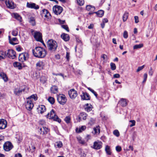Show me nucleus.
Returning a JSON list of instances; mask_svg holds the SVG:
<instances>
[{
	"instance_id": "11",
	"label": "nucleus",
	"mask_w": 157,
	"mask_h": 157,
	"mask_svg": "<svg viewBox=\"0 0 157 157\" xmlns=\"http://www.w3.org/2000/svg\"><path fill=\"white\" fill-rule=\"evenodd\" d=\"M26 6L27 8L34 9L35 10H38L39 8V6L35 3H34L31 2H27L26 4Z\"/></svg>"
},
{
	"instance_id": "56",
	"label": "nucleus",
	"mask_w": 157,
	"mask_h": 157,
	"mask_svg": "<svg viewBox=\"0 0 157 157\" xmlns=\"http://www.w3.org/2000/svg\"><path fill=\"white\" fill-rule=\"evenodd\" d=\"M130 122L132 123V124L130 125V127H132L135 125L136 122L135 120H130Z\"/></svg>"
},
{
	"instance_id": "18",
	"label": "nucleus",
	"mask_w": 157,
	"mask_h": 157,
	"mask_svg": "<svg viewBox=\"0 0 157 157\" xmlns=\"http://www.w3.org/2000/svg\"><path fill=\"white\" fill-rule=\"evenodd\" d=\"M81 97L83 100H90V95L86 92H83Z\"/></svg>"
},
{
	"instance_id": "63",
	"label": "nucleus",
	"mask_w": 157,
	"mask_h": 157,
	"mask_svg": "<svg viewBox=\"0 0 157 157\" xmlns=\"http://www.w3.org/2000/svg\"><path fill=\"white\" fill-rule=\"evenodd\" d=\"M16 50L18 52L21 51V48L20 46H17L16 47Z\"/></svg>"
},
{
	"instance_id": "28",
	"label": "nucleus",
	"mask_w": 157,
	"mask_h": 157,
	"mask_svg": "<svg viewBox=\"0 0 157 157\" xmlns=\"http://www.w3.org/2000/svg\"><path fill=\"white\" fill-rule=\"evenodd\" d=\"M13 65L14 67L17 68L19 70L22 68L21 64L19 62H15L13 63Z\"/></svg>"
},
{
	"instance_id": "6",
	"label": "nucleus",
	"mask_w": 157,
	"mask_h": 157,
	"mask_svg": "<svg viewBox=\"0 0 157 157\" xmlns=\"http://www.w3.org/2000/svg\"><path fill=\"white\" fill-rule=\"evenodd\" d=\"M57 100L59 103L62 105H64L66 103L67 99L64 95L60 94L57 97Z\"/></svg>"
},
{
	"instance_id": "37",
	"label": "nucleus",
	"mask_w": 157,
	"mask_h": 157,
	"mask_svg": "<svg viewBox=\"0 0 157 157\" xmlns=\"http://www.w3.org/2000/svg\"><path fill=\"white\" fill-rule=\"evenodd\" d=\"M94 130L95 134H99L100 132V127L99 126L94 128Z\"/></svg>"
},
{
	"instance_id": "53",
	"label": "nucleus",
	"mask_w": 157,
	"mask_h": 157,
	"mask_svg": "<svg viewBox=\"0 0 157 157\" xmlns=\"http://www.w3.org/2000/svg\"><path fill=\"white\" fill-rule=\"evenodd\" d=\"M145 65H143L139 67L137 70L136 72H138L142 70L144 67Z\"/></svg>"
},
{
	"instance_id": "60",
	"label": "nucleus",
	"mask_w": 157,
	"mask_h": 157,
	"mask_svg": "<svg viewBox=\"0 0 157 157\" xmlns=\"http://www.w3.org/2000/svg\"><path fill=\"white\" fill-rule=\"evenodd\" d=\"M70 53L69 52H67L66 55V58L68 61H69V57H70Z\"/></svg>"
},
{
	"instance_id": "14",
	"label": "nucleus",
	"mask_w": 157,
	"mask_h": 157,
	"mask_svg": "<svg viewBox=\"0 0 157 157\" xmlns=\"http://www.w3.org/2000/svg\"><path fill=\"white\" fill-rule=\"evenodd\" d=\"M5 3L7 6L10 9H13L16 7L14 2L11 0H6Z\"/></svg>"
},
{
	"instance_id": "51",
	"label": "nucleus",
	"mask_w": 157,
	"mask_h": 157,
	"mask_svg": "<svg viewBox=\"0 0 157 157\" xmlns=\"http://www.w3.org/2000/svg\"><path fill=\"white\" fill-rule=\"evenodd\" d=\"M56 146L59 148L63 146V144L61 141H59L56 143Z\"/></svg>"
},
{
	"instance_id": "15",
	"label": "nucleus",
	"mask_w": 157,
	"mask_h": 157,
	"mask_svg": "<svg viewBox=\"0 0 157 157\" xmlns=\"http://www.w3.org/2000/svg\"><path fill=\"white\" fill-rule=\"evenodd\" d=\"M34 105L31 100H27L25 104V107L28 110H31L33 107Z\"/></svg>"
},
{
	"instance_id": "57",
	"label": "nucleus",
	"mask_w": 157,
	"mask_h": 157,
	"mask_svg": "<svg viewBox=\"0 0 157 157\" xmlns=\"http://www.w3.org/2000/svg\"><path fill=\"white\" fill-rule=\"evenodd\" d=\"M134 18L135 20V22L137 23L139 22L138 17L137 16H134Z\"/></svg>"
},
{
	"instance_id": "55",
	"label": "nucleus",
	"mask_w": 157,
	"mask_h": 157,
	"mask_svg": "<svg viewBox=\"0 0 157 157\" xmlns=\"http://www.w3.org/2000/svg\"><path fill=\"white\" fill-rule=\"evenodd\" d=\"M116 150L117 152H119L121 150V148L120 146H117L116 147Z\"/></svg>"
},
{
	"instance_id": "1",
	"label": "nucleus",
	"mask_w": 157,
	"mask_h": 157,
	"mask_svg": "<svg viewBox=\"0 0 157 157\" xmlns=\"http://www.w3.org/2000/svg\"><path fill=\"white\" fill-rule=\"evenodd\" d=\"M32 51L34 56L38 58H44L45 57L47 54L46 51L43 48L40 47H36Z\"/></svg>"
},
{
	"instance_id": "54",
	"label": "nucleus",
	"mask_w": 157,
	"mask_h": 157,
	"mask_svg": "<svg viewBox=\"0 0 157 157\" xmlns=\"http://www.w3.org/2000/svg\"><path fill=\"white\" fill-rule=\"evenodd\" d=\"M45 122L43 120H40L39 121V124L43 126H45Z\"/></svg>"
},
{
	"instance_id": "34",
	"label": "nucleus",
	"mask_w": 157,
	"mask_h": 157,
	"mask_svg": "<svg viewBox=\"0 0 157 157\" xmlns=\"http://www.w3.org/2000/svg\"><path fill=\"white\" fill-rule=\"evenodd\" d=\"M86 127L84 126H82L79 129L76 128V132L77 133H80L82 131H84Z\"/></svg>"
},
{
	"instance_id": "5",
	"label": "nucleus",
	"mask_w": 157,
	"mask_h": 157,
	"mask_svg": "<svg viewBox=\"0 0 157 157\" xmlns=\"http://www.w3.org/2000/svg\"><path fill=\"white\" fill-rule=\"evenodd\" d=\"M29 57V54L27 52H24L19 54L18 59L21 62H24L27 60Z\"/></svg>"
},
{
	"instance_id": "24",
	"label": "nucleus",
	"mask_w": 157,
	"mask_h": 157,
	"mask_svg": "<svg viewBox=\"0 0 157 157\" xmlns=\"http://www.w3.org/2000/svg\"><path fill=\"white\" fill-rule=\"evenodd\" d=\"M6 56V52L2 50L0 51V59H4Z\"/></svg>"
},
{
	"instance_id": "9",
	"label": "nucleus",
	"mask_w": 157,
	"mask_h": 157,
	"mask_svg": "<svg viewBox=\"0 0 157 157\" xmlns=\"http://www.w3.org/2000/svg\"><path fill=\"white\" fill-rule=\"evenodd\" d=\"M33 36L36 41L42 43H43L42 39V35L40 32L37 31L35 32Z\"/></svg>"
},
{
	"instance_id": "13",
	"label": "nucleus",
	"mask_w": 157,
	"mask_h": 157,
	"mask_svg": "<svg viewBox=\"0 0 157 157\" xmlns=\"http://www.w3.org/2000/svg\"><path fill=\"white\" fill-rule=\"evenodd\" d=\"M68 94L71 99H75L77 96V91L74 89H71L68 91Z\"/></svg>"
},
{
	"instance_id": "31",
	"label": "nucleus",
	"mask_w": 157,
	"mask_h": 157,
	"mask_svg": "<svg viewBox=\"0 0 157 157\" xmlns=\"http://www.w3.org/2000/svg\"><path fill=\"white\" fill-rule=\"evenodd\" d=\"M105 150L107 155H111L112 152L109 146L108 145H106L105 147Z\"/></svg>"
},
{
	"instance_id": "64",
	"label": "nucleus",
	"mask_w": 157,
	"mask_h": 157,
	"mask_svg": "<svg viewBox=\"0 0 157 157\" xmlns=\"http://www.w3.org/2000/svg\"><path fill=\"white\" fill-rule=\"evenodd\" d=\"M39 132H40V134H43V128H40V130L39 131Z\"/></svg>"
},
{
	"instance_id": "21",
	"label": "nucleus",
	"mask_w": 157,
	"mask_h": 157,
	"mask_svg": "<svg viewBox=\"0 0 157 157\" xmlns=\"http://www.w3.org/2000/svg\"><path fill=\"white\" fill-rule=\"evenodd\" d=\"M38 111L39 113L42 114L46 110L45 106L44 105H39L37 108Z\"/></svg>"
},
{
	"instance_id": "44",
	"label": "nucleus",
	"mask_w": 157,
	"mask_h": 157,
	"mask_svg": "<svg viewBox=\"0 0 157 157\" xmlns=\"http://www.w3.org/2000/svg\"><path fill=\"white\" fill-rule=\"evenodd\" d=\"M64 120L68 124L70 122L71 120V117L69 116H66L65 117Z\"/></svg>"
},
{
	"instance_id": "33",
	"label": "nucleus",
	"mask_w": 157,
	"mask_h": 157,
	"mask_svg": "<svg viewBox=\"0 0 157 157\" xmlns=\"http://www.w3.org/2000/svg\"><path fill=\"white\" fill-rule=\"evenodd\" d=\"M86 107L85 108V111L88 112L92 110L91 105L90 104H86Z\"/></svg>"
},
{
	"instance_id": "62",
	"label": "nucleus",
	"mask_w": 157,
	"mask_h": 157,
	"mask_svg": "<svg viewBox=\"0 0 157 157\" xmlns=\"http://www.w3.org/2000/svg\"><path fill=\"white\" fill-rule=\"evenodd\" d=\"M91 92H92L94 94V95L97 98H98V97H97L98 94L94 90H92V91H91Z\"/></svg>"
},
{
	"instance_id": "4",
	"label": "nucleus",
	"mask_w": 157,
	"mask_h": 157,
	"mask_svg": "<svg viewBox=\"0 0 157 157\" xmlns=\"http://www.w3.org/2000/svg\"><path fill=\"white\" fill-rule=\"evenodd\" d=\"M3 147L4 150L5 151H9L13 147V146L10 142L8 141L4 143L3 145Z\"/></svg>"
},
{
	"instance_id": "59",
	"label": "nucleus",
	"mask_w": 157,
	"mask_h": 157,
	"mask_svg": "<svg viewBox=\"0 0 157 157\" xmlns=\"http://www.w3.org/2000/svg\"><path fill=\"white\" fill-rule=\"evenodd\" d=\"M113 77L114 78H119L120 77V75L118 74H116L114 75Z\"/></svg>"
},
{
	"instance_id": "12",
	"label": "nucleus",
	"mask_w": 157,
	"mask_h": 157,
	"mask_svg": "<svg viewBox=\"0 0 157 157\" xmlns=\"http://www.w3.org/2000/svg\"><path fill=\"white\" fill-rule=\"evenodd\" d=\"M102 142L100 141H95L92 147L95 149L98 150L102 147Z\"/></svg>"
},
{
	"instance_id": "16",
	"label": "nucleus",
	"mask_w": 157,
	"mask_h": 157,
	"mask_svg": "<svg viewBox=\"0 0 157 157\" xmlns=\"http://www.w3.org/2000/svg\"><path fill=\"white\" fill-rule=\"evenodd\" d=\"M7 122L6 120L4 119H0V129H5L7 127Z\"/></svg>"
},
{
	"instance_id": "17",
	"label": "nucleus",
	"mask_w": 157,
	"mask_h": 157,
	"mask_svg": "<svg viewBox=\"0 0 157 157\" xmlns=\"http://www.w3.org/2000/svg\"><path fill=\"white\" fill-rule=\"evenodd\" d=\"M44 65V62L42 61H39L36 64V66L37 69L40 70L43 69Z\"/></svg>"
},
{
	"instance_id": "45",
	"label": "nucleus",
	"mask_w": 157,
	"mask_h": 157,
	"mask_svg": "<svg viewBox=\"0 0 157 157\" xmlns=\"http://www.w3.org/2000/svg\"><path fill=\"white\" fill-rule=\"evenodd\" d=\"M12 34L14 36H16L18 35V30L16 29L13 30L12 32Z\"/></svg>"
},
{
	"instance_id": "2",
	"label": "nucleus",
	"mask_w": 157,
	"mask_h": 157,
	"mask_svg": "<svg viewBox=\"0 0 157 157\" xmlns=\"http://www.w3.org/2000/svg\"><path fill=\"white\" fill-rule=\"evenodd\" d=\"M47 44L49 50L53 51H56L58 47L57 42L52 39L48 40L47 41Z\"/></svg>"
},
{
	"instance_id": "38",
	"label": "nucleus",
	"mask_w": 157,
	"mask_h": 157,
	"mask_svg": "<svg viewBox=\"0 0 157 157\" xmlns=\"http://www.w3.org/2000/svg\"><path fill=\"white\" fill-rule=\"evenodd\" d=\"M128 13L125 12H124L123 17V20L124 22H125L127 20L128 17Z\"/></svg>"
},
{
	"instance_id": "43",
	"label": "nucleus",
	"mask_w": 157,
	"mask_h": 157,
	"mask_svg": "<svg viewBox=\"0 0 157 157\" xmlns=\"http://www.w3.org/2000/svg\"><path fill=\"white\" fill-rule=\"evenodd\" d=\"M29 23L33 26L35 25V20L33 17H31L30 18Z\"/></svg>"
},
{
	"instance_id": "29",
	"label": "nucleus",
	"mask_w": 157,
	"mask_h": 157,
	"mask_svg": "<svg viewBox=\"0 0 157 157\" xmlns=\"http://www.w3.org/2000/svg\"><path fill=\"white\" fill-rule=\"evenodd\" d=\"M96 14L97 16L99 17H101L103 16L104 14V11L102 10H100L97 12H94Z\"/></svg>"
},
{
	"instance_id": "46",
	"label": "nucleus",
	"mask_w": 157,
	"mask_h": 157,
	"mask_svg": "<svg viewBox=\"0 0 157 157\" xmlns=\"http://www.w3.org/2000/svg\"><path fill=\"white\" fill-rule=\"evenodd\" d=\"M113 134L117 137H119L120 136V133L117 130H115L113 132Z\"/></svg>"
},
{
	"instance_id": "32",
	"label": "nucleus",
	"mask_w": 157,
	"mask_h": 157,
	"mask_svg": "<svg viewBox=\"0 0 157 157\" xmlns=\"http://www.w3.org/2000/svg\"><path fill=\"white\" fill-rule=\"evenodd\" d=\"M13 16L14 18L19 21H21L22 18L21 16L17 13H14L13 14Z\"/></svg>"
},
{
	"instance_id": "22",
	"label": "nucleus",
	"mask_w": 157,
	"mask_h": 157,
	"mask_svg": "<svg viewBox=\"0 0 157 157\" xmlns=\"http://www.w3.org/2000/svg\"><path fill=\"white\" fill-rule=\"evenodd\" d=\"M61 37L66 41H68L70 39V37L67 34L63 33L61 36Z\"/></svg>"
},
{
	"instance_id": "7",
	"label": "nucleus",
	"mask_w": 157,
	"mask_h": 157,
	"mask_svg": "<svg viewBox=\"0 0 157 157\" xmlns=\"http://www.w3.org/2000/svg\"><path fill=\"white\" fill-rule=\"evenodd\" d=\"M40 15L42 17L44 18L45 19H49L51 17L50 13L48 10L45 9H43L42 10Z\"/></svg>"
},
{
	"instance_id": "26",
	"label": "nucleus",
	"mask_w": 157,
	"mask_h": 157,
	"mask_svg": "<svg viewBox=\"0 0 157 157\" xmlns=\"http://www.w3.org/2000/svg\"><path fill=\"white\" fill-rule=\"evenodd\" d=\"M119 103H120L121 106L122 107H125L127 105L126 100L123 98L121 99L120 101H119Z\"/></svg>"
},
{
	"instance_id": "20",
	"label": "nucleus",
	"mask_w": 157,
	"mask_h": 157,
	"mask_svg": "<svg viewBox=\"0 0 157 157\" xmlns=\"http://www.w3.org/2000/svg\"><path fill=\"white\" fill-rule=\"evenodd\" d=\"M87 116V115L84 112H82L80 113L78 116V120L79 121L82 119L83 120H86Z\"/></svg>"
},
{
	"instance_id": "49",
	"label": "nucleus",
	"mask_w": 157,
	"mask_h": 157,
	"mask_svg": "<svg viewBox=\"0 0 157 157\" xmlns=\"http://www.w3.org/2000/svg\"><path fill=\"white\" fill-rule=\"evenodd\" d=\"M62 27L65 29L68 32H69V28L67 25H62Z\"/></svg>"
},
{
	"instance_id": "42",
	"label": "nucleus",
	"mask_w": 157,
	"mask_h": 157,
	"mask_svg": "<svg viewBox=\"0 0 157 157\" xmlns=\"http://www.w3.org/2000/svg\"><path fill=\"white\" fill-rule=\"evenodd\" d=\"M42 128L43 130V134H46L47 133L49 129L48 128H46L45 126H43Z\"/></svg>"
},
{
	"instance_id": "48",
	"label": "nucleus",
	"mask_w": 157,
	"mask_h": 157,
	"mask_svg": "<svg viewBox=\"0 0 157 157\" xmlns=\"http://www.w3.org/2000/svg\"><path fill=\"white\" fill-rule=\"evenodd\" d=\"M111 68L112 70H114L116 69V66L114 63H110Z\"/></svg>"
},
{
	"instance_id": "27",
	"label": "nucleus",
	"mask_w": 157,
	"mask_h": 157,
	"mask_svg": "<svg viewBox=\"0 0 157 157\" xmlns=\"http://www.w3.org/2000/svg\"><path fill=\"white\" fill-rule=\"evenodd\" d=\"M86 9L87 10L90 12H94L95 10L94 6L91 5H87L86 7Z\"/></svg>"
},
{
	"instance_id": "47",
	"label": "nucleus",
	"mask_w": 157,
	"mask_h": 157,
	"mask_svg": "<svg viewBox=\"0 0 157 157\" xmlns=\"http://www.w3.org/2000/svg\"><path fill=\"white\" fill-rule=\"evenodd\" d=\"M78 5L80 6H82L83 5L84 3V1L83 0H77Z\"/></svg>"
},
{
	"instance_id": "52",
	"label": "nucleus",
	"mask_w": 157,
	"mask_h": 157,
	"mask_svg": "<svg viewBox=\"0 0 157 157\" xmlns=\"http://www.w3.org/2000/svg\"><path fill=\"white\" fill-rule=\"evenodd\" d=\"M128 33L126 31H125L123 33V37L124 38L126 39L128 37Z\"/></svg>"
},
{
	"instance_id": "61",
	"label": "nucleus",
	"mask_w": 157,
	"mask_h": 157,
	"mask_svg": "<svg viewBox=\"0 0 157 157\" xmlns=\"http://www.w3.org/2000/svg\"><path fill=\"white\" fill-rule=\"evenodd\" d=\"M14 157H22V156L20 153H18L15 155Z\"/></svg>"
},
{
	"instance_id": "39",
	"label": "nucleus",
	"mask_w": 157,
	"mask_h": 157,
	"mask_svg": "<svg viewBox=\"0 0 157 157\" xmlns=\"http://www.w3.org/2000/svg\"><path fill=\"white\" fill-rule=\"evenodd\" d=\"M77 138L80 144H85V142L82 139V138L81 137L78 136L77 137Z\"/></svg>"
},
{
	"instance_id": "41",
	"label": "nucleus",
	"mask_w": 157,
	"mask_h": 157,
	"mask_svg": "<svg viewBox=\"0 0 157 157\" xmlns=\"http://www.w3.org/2000/svg\"><path fill=\"white\" fill-rule=\"evenodd\" d=\"M48 100L52 104H53L55 103V99L53 97H49L48 98Z\"/></svg>"
},
{
	"instance_id": "3",
	"label": "nucleus",
	"mask_w": 157,
	"mask_h": 157,
	"mask_svg": "<svg viewBox=\"0 0 157 157\" xmlns=\"http://www.w3.org/2000/svg\"><path fill=\"white\" fill-rule=\"evenodd\" d=\"M46 117L50 119H53L54 121L59 123H60L61 121L60 119L56 115L55 112L53 109L51 110L50 113H48L46 115Z\"/></svg>"
},
{
	"instance_id": "30",
	"label": "nucleus",
	"mask_w": 157,
	"mask_h": 157,
	"mask_svg": "<svg viewBox=\"0 0 157 157\" xmlns=\"http://www.w3.org/2000/svg\"><path fill=\"white\" fill-rule=\"evenodd\" d=\"M18 41V40L16 37H13L11 38V40H10V43L13 45H15L18 44L17 43H14L13 42H17Z\"/></svg>"
},
{
	"instance_id": "58",
	"label": "nucleus",
	"mask_w": 157,
	"mask_h": 157,
	"mask_svg": "<svg viewBox=\"0 0 157 157\" xmlns=\"http://www.w3.org/2000/svg\"><path fill=\"white\" fill-rule=\"evenodd\" d=\"M149 75L151 76H152L153 74V72L152 70V68L151 67L150 69V70L148 72Z\"/></svg>"
},
{
	"instance_id": "25",
	"label": "nucleus",
	"mask_w": 157,
	"mask_h": 157,
	"mask_svg": "<svg viewBox=\"0 0 157 157\" xmlns=\"http://www.w3.org/2000/svg\"><path fill=\"white\" fill-rule=\"evenodd\" d=\"M51 91L52 93L53 94H56L58 92V88L56 86H53L51 88Z\"/></svg>"
},
{
	"instance_id": "35",
	"label": "nucleus",
	"mask_w": 157,
	"mask_h": 157,
	"mask_svg": "<svg viewBox=\"0 0 157 157\" xmlns=\"http://www.w3.org/2000/svg\"><path fill=\"white\" fill-rule=\"evenodd\" d=\"M47 80V78L45 76H42L40 77V82L43 84H44L46 83Z\"/></svg>"
},
{
	"instance_id": "40",
	"label": "nucleus",
	"mask_w": 157,
	"mask_h": 157,
	"mask_svg": "<svg viewBox=\"0 0 157 157\" xmlns=\"http://www.w3.org/2000/svg\"><path fill=\"white\" fill-rule=\"evenodd\" d=\"M143 46V44H140L138 45H135L133 46V49H137L138 48H142Z\"/></svg>"
},
{
	"instance_id": "36",
	"label": "nucleus",
	"mask_w": 157,
	"mask_h": 157,
	"mask_svg": "<svg viewBox=\"0 0 157 157\" xmlns=\"http://www.w3.org/2000/svg\"><path fill=\"white\" fill-rule=\"evenodd\" d=\"M33 99L35 101L37 100V97L36 94H33L27 98V100H31V99Z\"/></svg>"
},
{
	"instance_id": "50",
	"label": "nucleus",
	"mask_w": 157,
	"mask_h": 157,
	"mask_svg": "<svg viewBox=\"0 0 157 157\" xmlns=\"http://www.w3.org/2000/svg\"><path fill=\"white\" fill-rule=\"evenodd\" d=\"M107 57V56L105 54H103L101 56V58H103V61L104 62H105L106 61L107 59H106Z\"/></svg>"
},
{
	"instance_id": "10",
	"label": "nucleus",
	"mask_w": 157,
	"mask_h": 157,
	"mask_svg": "<svg viewBox=\"0 0 157 157\" xmlns=\"http://www.w3.org/2000/svg\"><path fill=\"white\" fill-rule=\"evenodd\" d=\"M6 56L10 58L14 59L16 57V53L15 51L12 49H8L6 52Z\"/></svg>"
},
{
	"instance_id": "23",
	"label": "nucleus",
	"mask_w": 157,
	"mask_h": 157,
	"mask_svg": "<svg viewBox=\"0 0 157 157\" xmlns=\"http://www.w3.org/2000/svg\"><path fill=\"white\" fill-rule=\"evenodd\" d=\"M0 76L3 79L4 82H7L8 80V79L6 74L4 72L0 73Z\"/></svg>"
},
{
	"instance_id": "8",
	"label": "nucleus",
	"mask_w": 157,
	"mask_h": 157,
	"mask_svg": "<svg viewBox=\"0 0 157 157\" xmlns=\"http://www.w3.org/2000/svg\"><path fill=\"white\" fill-rule=\"evenodd\" d=\"M63 10V8L59 6L55 5L53 7V11L55 14L58 15L60 14Z\"/></svg>"
},
{
	"instance_id": "19",
	"label": "nucleus",
	"mask_w": 157,
	"mask_h": 157,
	"mask_svg": "<svg viewBox=\"0 0 157 157\" xmlns=\"http://www.w3.org/2000/svg\"><path fill=\"white\" fill-rule=\"evenodd\" d=\"M25 88H24L23 89H21L20 88H16L14 90V94L17 95L19 96L20 95L22 92H24L25 90Z\"/></svg>"
}]
</instances>
